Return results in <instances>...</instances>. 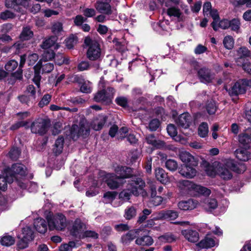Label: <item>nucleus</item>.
Listing matches in <instances>:
<instances>
[{
    "instance_id": "nucleus-1",
    "label": "nucleus",
    "mask_w": 251,
    "mask_h": 251,
    "mask_svg": "<svg viewBox=\"0 0 251 251\" xmlns=\"http://www.w3.org/2000/svg\"><path fill=\"white\" fill-rule=\"evenodd\" d=\"M10 177H13L15 179V183L22 189H25L27 187V180L25 179L19 180L17 178V175L22 176H25L26 173V167L22 164L16 163L13 164L11 168L7 170L6 172Z\"/></svg>"
},
{
    "instance_id": "nucleus-2",
    "label": "nucleus",
    "mask_w": 251,
    "mask_h": 251,
    "mask_svg": "<svg viewBox=\"0 0 251 251\" xmlns=\"http://www.w3.org/2000/svg\"><path fill=\"white\" fill-rule=\"evenodd\" d=\"M231 171L241 173L236 165L231 160H227L224 164H218L217 175L224 180L230 179L232 177Z\"/></svg>"
},
{
    "instance_id": "nucleus-3",
    "label": "nucleus",
    "mask_w": 251,
    "mask_h": 251,
    "mask_svg": "<svg viewBox=\"0 0 251 251\" xmlns=\"http://www.w3.org/2000/svg\"><path fill=\"white\" fill-rule=\"evenodd\" d=\"M84 44L88 47L86 55L87 58L92 61L99 59L101 51L99 43L95 40L92 39L90 37H86Z\"/></svg>"
},
{
    "instance_id": "nucleus-4",
    "label": "nucleus",
    "mask_w": 251,
    "mask_h": 251,
    "mask_svg": "<svg viewBox=\"0 0 251 251\" xmlns=\"http://www.w3.org/2000/svg\"><path fill=\"white\" fill-rule=\"evenodd\" d=\"M49 228L50 230L62 231L67 226L66 217L61 213L56 214L47 217Z\"/></svg>"
},
{
    "instance_id": "nucleus-5",
    "label": "nucleus",
    "mask_w": 251,
    "mask_h": 251,
    "mask_svg": "<svg viewBox=\"0 0 251 251\" xmlns=\"http://www.w3.org/2000/svg\"><path fill=\"white\" fill-rule=\"evenodd\" d=\"M127 187L130 188L132 195L135 196L141 195L145 197L147 193L144 189L145 182L140 177L133 178L128 184Z\"/></svg>"
},
{
    "instance_id": "nucleus-6",
    "label": "nucleus",
    "mask_w": 251,
    "mask_h": 251,
    "mask_svg": "<svg viewBox=\"0 0 251 251\" xmlns=\"http://www.w3.org/2000/svg\"><path fill=\"white\" fill-rule=\"evenodd\" d=\"M248 87H251V80L246 79H240L231 88L229 93L231 96L242 94L246 92Z\"/></svg>"
},
{
    "instance_id": "nucleus-7",
    "label": "nucleus",
    "mask_w": 251,
    "mask_h": 251,
    "mask_svg": "<svg viewBox=\"0 0 251 251\" xmlns=\"http://www.w3.org/2000/svg\"><path fill=\"white\" fill-rule=\"evenodd\" d=\"M89 134V129L87 125L81 121L78 125H74L71 128V135L73 140H76L79 136H86Z\"/></svg>"
},
{
    "instance_id": "nucleus-8",
    "label": "nucleus",
    "mask_w": 251,
    "mask_h": 251,
    "mask_svg": "<svg viewBox=\"0 0 251 251\" xmlns=\"http://www.w3.org/2000/svg\"><path fill=\"white\" fill-rule=\"evenodd\" d=\"M49 122L44 119L39 118L35 120L31 125V131L33 133L42 135L45 134L48 129Z\"/></svg>"
},
{
    "instance_id": "nucleus-9",
    "label": "nucleus",
    "mask_w": 251,
    "mask_h": 251,
    "mask_svg": "<svg viewBox=\"0 0 251 251\" xmlns=\"http://www.w3.org/2000/svg\"><path fill=\"white\" fill-rule=\"evenodd\" d=\"M100 175L102 177V180L106 183L108 187L111 189H116L121 185V183L117 180V179H119L114 173H107L103 172H101Z\"/></svg>"
},
{
    "instance_id": "nucleus-10",
    "label": "nucleus",
    "mask_w": 251,
    "mask_h": 251,
    "mask_svg": "<svg viewBox=\"0 0 251 251\" xmlns=\"http://www.w3.org/2000/svg\"><path fill=\"white\" fill-rule=\"evenodd\" d=\"M86 229V224L80 219H76L73 223L72 226L70 229V232L73 236L80 238Z\"/></svg>"
},
{
    "instance_id": "nucleus-11",
    "label": "nucleus",
    "mask_w": 251,
    "mask_h": 251,
    "mask_svg": "<svg viewBox=\"0 0 251 251\" xmlns=\"http://www.w3.org/2000/svg\"><path fill=\"white\" fill-rule=\"evenodd\" d=\"M193 121L192 116L188 113L181 114L176 121L178 126L184 129L188 128Z\"/></svg>"
},
{
    "instance_id": "nucleus-12",
    "label": "nucleus",
    "mask_w": 251,
    "mask_h": 251,
    "mask_svg": "<svg viewBox=\"0 0 251 251\" xmlns=\"http://www.w3.org/2000/svg\"><path fill=\"white\" fill-rule=\"evenodd\" d=\"M114 171L117 175L116 176L119 179L130 177L132 176V170L130 168L126 166H117Z\"/></svg>"
},
{
    "instance_id": "nucleus-13",
    "label": "nucleus",
    "mask_w": 251,
    "mask_h": 251,
    "mask_svg": "<svg viewBox=\"0 0 251 251\" xmlns=\"http://www.w3.org/2000/svg\"><path fill=\"white\" fill-rule=\"evenodd\" d=\"M193 165L185 164L181 166L179 173L183 176L187 178H192L196 175V170L193 167Z\"/></svg>"
},
{
    "instance_id": "nucleus-14",
    "label": "nucleus",
    "mask_w": 251,
    "mask_h": 251,
    "mask_svg": "<svg viewBox=\"0 0 251 251\" xmlns=\"http://www.w3.org/2000/svg\"><path fill=\"white\" fill-rule=\"evenodd\" d=\"M94 100L98 102L110 103L111 101V95H108L104 90L98 91L95 95Z\"/></svg>"
},
{
    "instance_id": "nucleus-15",
    "label": "nucleus",
    "mask_w": 251,
    "mask_h": 251,
    "mask_svg": "<svg viewBox=\"0 0 251 251\" xmlns=\"http://www.w3.org/2000/svg\"><path fill=\"white\" fill-rule=\"evenodd\" d=\"M155 176L156 179L162 184H167L170 181L168 173L161 168H157L155 170Z\"/></svg>"
},
{
    "instance_id": "nucleus-16",
    "label": "nucleus",
    "mask_w": 251,
    "mask_h": 251,
    "mask_svg": "<svg viewBox=\"0 0 251 251\" xmlns=\"http://www.w3.org/2000/svg\"><path fill=\"white\" fill-rule=\"evenodd\" d=\"M199 77L202 82H210L214 78L209 69L205 68H201L198 72Z\"/></svg>"
},
{
    "instance_id": "nucleus-17",
    "label": "nucleus",
    "mask_w": 251,
    "mask_h": 251,
    "mask_svg": "<svg viewBox=\"0 0 251 251\" xmlns=\"http://www.w3.org/2000/svg\"><path fill=\"white\" fill-rule=\"evenodd\" d=\"M107 116L104 115H100L93 120L91 126L95 130H100L103 126L107 120Z\"/></svg>"
},
{
    "instance_id": "nucleus-18",
    "label": "nucleus",
    "mask_w": 251,
    "mask_h": 251,
    "mask_svg": "<svg viewBox=\"0 0 251 251\" xmlns=\"http://www.w3.org/2000/svg\"><path fill=\"white\" fill-rule=\"evenodd\" d=\"M198 201L193 199H189L186 201H181L178 202V208L183 210H191L197 207Z\"/></svg>"
},
{
    "instance_id": "nucleus-19",
    "label": "nucleus",
    "mask_w": 251,
    "mask_h": 251,
    "mask_svg": "<svg viewBox=\"0 0 251 251\" xmlns=\"http://www.w3.org/2000/svg\"><path fill=\"white\" fill-rule=\"evenodd\" d=\"M95 7L100 13L110 15L112 11L110 5L107 2L97 1L95 4Z\"/></svg>"
},
{
    "instance_id": "nucleus-20",
    "label": "nucleus",
    "mask_w": 251,
    "mask_h": 251,
    "mask_svg": "<svg viewBox=\"0 0 251 251\" xmlns=\"http://www.w3.org/2000/svg\"><path fill=\"white\" fill-rule=\"evenodd\" d=\"M179 157L185 164H189L190 165H197L194 157L187 151H182L180 152L179 154Z\"/></svg>"
},
{
    "instance_id": "nucleus-21",
    "label": "nucleus",
    "mask_w": 251,
    "mask_h": 251,
    "mask_svg": "<svg viewBox=\"0 0 251 251\" xmlns=\"http://www.w3.org/2000/svg\"><path fill=\"white\" fill-rule=\"evenodd\" d=\"M182 234L184 237L189 242L192 243L197 242L199 239V234L196 231L191 229L182 231Z\"/></svg>"
},
{
    "instance_id": "nucleus-22",
    "label": "nucleus",
    "mask_w": 251,
    "mask_h": 251,
    "mask_svg": "<svg viewBox=\"0 0 251 251\" xmlns=\"http://www.w3.org/2000/svg\"><path fill=\"white\" fill-rule=\"evenodd\" d=\"M239 143L243 145L249 144L251 142V128L245 129L238 135Z\"/></svg>"
},
{
    "instance_id": "nucleus-23",
    "label": "nucleus",
    "mask_w": 251,
    "mask_h": 251,
    "mask_svg": "<svg viewBox=\"0 0 251 251\" xmlns=\"http://www.w3.org/2000/svg\"><path fill=\"white\" fill-rule=\"evenodd\" d=\"M145 140L148 144L156 148H162L165 145V143L163 141L157 140L153 134L147 135Z\"/></svg>"
},
{
    "instance_id": "nucleus-24",
    "label": "nucleus",
    "mask_w": 251,
    "mask_h": 251,
    "mask_svg": "<svg viewBox=\"0 0 251 251\" xmlns=\"http://www.w3.org/2000/svg\"><path fill=\"white\" fill-rule=\"evenodd\" d=\"M215 245V240L207 235L204 239L201 240L198 244L197 246L201 249L211 248Z\"/></svg>"
},
{
    "instance_id": "nucleus-25",
    "label": "nucleus",
    "mask_w": 251,
    "mask_h": 251,
    "mask_svg": "<svg viewBox=\"0 0 251 251\" xmlns=\"http://www.w3.org/2000/svg\"><path fill=\"white\" fill-rule=\"evenodd\" d=\"M34 226L37 231L45 233L47 230V224L46 221L42 218H38L34 221Z\"/></svg>"
},
{
    "instance_id": "nucleus-26",
    "label": "nucleus",
    "mask_w": 251,
    "mask_h": 251,
    "mask_svg": "<svg viewBox=\"0 0 251 251\" xmlns=\"http://www.w3.org/2000/svg\"><path fill=\"white\" fill-rule=\"evenodd\" d=\"M140 232V230L139 229L130 230L122 237L121 240L123 243L127 244L137 237V235H139Z\"/></svg>"
},
{
    "instance_id": "nucleus-27",
    "label": "nucleus",
    "mask_w": 251,
    "mask_h": 251,
    "mask_svg": "<svg viewBox=\"0 0 251 251\" xmlns=\"http://www.w3.org/2000/svg\"><path fill=\"white\" fill-rule=\"evenodd\" d=\"M234 153L237 158L243 161H248L251 157V154L244 149H237Z\"/></svg>"
},
{
    "instance_id": "nucleus-28",
    "label": "nucleus",
    "mask_w": 251,
    "mask_h": 251,
    "mask_svg": "<svg viewBox=\"0 0 251 251\" xmlns=\"http://www.w3.org/2000/svg\"><path fill=\"white\" fill-rule=\"evenodd\" d=\"M167 14L170 16L176 17L178 21H182L184 20V17L180 12V9L176 7H171L169 8L167 11Z\"/></svg>"
},
{
    "instance_id": "nucleus-29",
    "label": "nucleus",
    "mask_w": 251,
    "mask_h": 251,
    "mask_svg": "<svg viewBox=\"0 0 251 251\" xmlns=\"http://www.w3.org/2000/svg\"><path fill=\"white\" fill-rule=\"evenodd\" d=\"M13 182V177H10L8 174L5 173L2 175H0V189L5 191L7 188V183H12Z\"/></svg>"
},
{
    "instance_id": "nucleus-30",
    "label": "nucleus",
    "mask_w": 251,
    "mask_h": 251,
    "mask_svg": "<svg viewBox=\"0 0 251 251\" xmlns=\"http://www.w3.org/2000/svg\"><path fill=\"white\" fill-rule=\"evenodd\" d=\"M202 206L205 210L211 211L217 208L218 202L215 199L207 198L203 201Z\"/></svg>"
},
{
    "instance_id": "nucleus-31",
    "label": "nucleus",
    "mask_w": 251,
    "mask_h": 251,
    "mask_svg": "<svg viewBox=\"0 0 251 251\" xmlns=\"http://www.w3.org/2000/svg\"><path fill=\"white\" fill-rule=\"evenodd\" d=\"M41 69V62L40 61H39L38 63L34 67V76L33 78V82L38 88L40 87V82L41 78V76L40 75Z\"/></svg>"
},
{
    "instance_id": "nucleus-32",
    "label": "nucleus",
    "mask_w": 251,
    "mask_h": 251,
    "mask_svg": "<svg viewBox=\"0 0 251 251\" xmlns=\"http://www.w3.org/2000/svg\"><path fill=\"white\" fill-rule=\"evenodd\" d=\"M153 240L150 236H144L137 238L135 243L137 245L140 246H151L152 244Z\"/></svg>"
},
{
    "instance_id": "nucleus-33",
    "label": "nucleus",
    "mask_w": 251,
    "mask_h": 251,
    "mask_svg": "<svg viewBox=\"0 0 251 251\" xmlns=\"http://www.w3.org/2000/svg\"><path fill=\"white\" fill-rule=\"evenodd\" d=\"M76 80L79 83H82L80 87V91L84 93H90L92 91L91 83L89 81H84L80 77H77Z\"/></svg>"
},
{
    "instance_id": "nucleus-34",
    "label": "nucleus",
    "mask_w": 251,
    "mask_h": 251,
    "mask_svg": "<svg viewBox=\"0 0 251 251\" xmlns=\"http://www.w3.org/2000/svg\"><path fill=\"white\" fill-rule=\"evenodd\" d=\"M20 101L23 103L29 106L33 104L35 100V98L30 95H23L18 97Z\"/></svg>"
},
{
    "instance_id": "nucleus-35",
    "label": "nucleus",
    "mask_w": 251,
    "mask_h": 251,
    "mask_svg": "<svg viewBox=\"0 0 251 251\" xmlns=\"http://www.w3.org/2000/svg\"><path fill=\"white\" fill-rule=\"evenodd\" d=\"M33 33L28 26L24 27L20 35L21 40H28L32 37Z\"/></svg>"
},
{
    "instance_id": "nucleus-36",
    "label": "nucleus",
    "mask_w": 251,
    "mask_h": 251,
    "mask_svg": "<svg viewBox=\"0 0 251 251\" xmlns=\"http://www.w3.org/2000/svg\"><path fill=\"white\" fill-rule=\"evenodd\" d=\"M64 138L63 137H59L56 140L53 151L56 155L60 154L63 150L64 145Z\"/></svg>"
},
{
    "instance_id": "nucleus-37",
    "label": "nucleus",
    "mask_w": 251,
    "mask_h": 251,
    "mask_svg": "<svg viewBox=\"0 0 251 251\" xmlns=\"http://www.w3.org/2000/svg\"><path fill=\"white\" fill-rule=\"evenodd\" d=\"M57 41L56 36H51L45 40L41 45L42 48L44 49H49L55 45Z\"/></svg>"
},
{
    "instance_id": "nucleus-38",
    "label": "nucleus",
    "mask_w": 251,
    "mask_h": 251,
    "mask_svg": "<svg viewBox=\"0 0 251 251\" xmlns=\"http://www.w3.org/2000/svg\"><path fill=\"white\" fill-rule=\"evenodd\" d=\"M209 13L213 19V22L211 24V26L214 30L217 31L218 30L217 23H218L220 19L218 11L216 9H212Z\"/></svg>"
},
{
    "instance_id": "nucleus-39",
    "label": "nucleus",
    "mask_w": 251,
    "mask_h": 251,
    "mask_svg": "<svg viewBox=\"0 0 251 251\" xmlns=\"http://www.w3.org/2000/svg\"><path fill=\"white\" fill-rule=\"evenodd\" d=\"M33 232L31 228L28 226L25 227L22 229V233L19 236L27 240L31 241L33 239Z\"/></svg>"
},
{
    "instance_id": "nucleus-40",
    "label": "nucleus",
    "mask_w": 251,
    "mask_h": 251,
    "mask_svg": "<svg viewBox=\"0 0 251 251\" xmlns=\"http://www.w3.org/2000/svg\"><path fill=\"white\" fill-rule=\"evenodd\" d=\"M77 37L75 35H71L65 39V43L68 49H71L77 44Z\"/></svg>"
},
{
    "instance_id": "nucleus-41",
    "label": "nucleus",
    "mask_w": 251,
    "mask_h": 251,
    "mask_svg": "<svg viewBox=\"0 0 251 251\" xmlns=\"http://www.w3.org/2000/svg\"><path fill=\"white\" fill-rule=\"evenodd\" d=\"M117 195V193L115 191H108L105 192L103 196L104 202L106 203H111L115 200Z\"/></svg>"
},
{
    "instance_id": "nucleus-42",
    "label": "nucleus",
    "mask_w": 251,
    "mask_h": 251,
    "mask_svg": "<svg viewBox=\"0 0 251 251\" xmlns=\"http://www.w3.org/2000/svg\"><path fill=\"white\" fill-rule=\"evenodd\" d=\"M0 242L2 246L8 247L14 244L15 239L10 235H5L1 238Z\"/></svg>"
},
{
    "instance_id": "nucleus-43",
    "label": "nucleus",
    "mask_w": 251,
    "mask_h": 251,
    "mask_svg": "<svg viewBox=\"0 0 251 251\" xmlns=\"http://www.w3.org/2000/svg\"><path fill=\"white\" fill-rule=\"evenodd\" d=\"M208 133V126L206 123L203 122L198 128V134L201 137H205Z\"/></svg>"
},
{
    "instance_id": "nucleus-44",
    "label": "nucleus",
    "mask_w": 251,
    "mask_h": 251,
    "mask_svg": "<svg viewBox=\"0 0 251 251\" xmlns=\"http://www.w3.org/2000/svg\"><path fill=\"white\" fill-rule=\"evenodd\" d=\"M132 194L130 188L127 187L119 193V197L122 201H127L130 199Z\"/></svg>"
},
{
    "instance_id": "nucleus-45",
    "label": "nucleus",
    "mask_w": 251,
    "mask_h": 251,
    "mask_svg": "<svg viewBox=\"0 0 251 251\" xmlns=\"http://www.w3.org/2000/svg\"><path fill=\"white\" fill-rule=\"evenodd\" d=\"M77 246L74 241H70L68 244H64L59 247L60 251H73V249L76 248Z\"/></svg>"
},
{
    "instance_id": "nucleus-46",
    "label": "nucleus",
    "mask_w": 251,
    "mask_h": 251,
    "mask_svg": "<svg viewBox=\"0 0 251 251\" xmlns=\"http://www.w3.org/2000/svg\"><path fill=\"white\" fill-rule=\"evenodd\" d=\"M136 215V210L133 206L127 207L125 211V217L127 220H130Z\"/></svg>"
},
{
    "instance_id": "nucleus-47",
    "label": "nucleus",
    "mask_w": 251,
    "mask_h": 251,
    "mask_svg": "<svg viewBox=\"0 0 251 251\" xmlns=\"http://www.w3.org/2000/svg\"><path fill=\"white\" fill-rule=\"evenodd\" d=\"M217 167L218 165L216 166V164L214 165L207 164L205 171L208 176L213 177L216 175H217Z\"/></svg>"
},
{
    "instance_id": "nucleus-48",
    "label": "nucleus",
    "mask_w": 251,
    "mask_h": 251,
    "mask_svg": "<svg viewBox=\"0 0 251 251\" xmlns=\"http://www.w3.org/2000/svg\"><path fill=\"white\" fill-rule=\"evenodd\" d=\"M165 167L170 171H175L178 168L177 162L174 159H168L165 162Z\"/></svg>"
},
{
    "instance_id": "nucleus-49",
    "label": "nucleus",
    "mask_w": 251,
    "mask_h": 251,
    "mask_svg": "<svg viewBox=\"0 0 251 251\" xmlns=\"http://www.w3.org/2000/svg\"><path fill=\"white\" fill-rule=\"evenodd\" d=\"M16 17V14L9 10H6L0 14V19L6 21L9 19H13Z\"/></svg>"
},
{
    "instance_id": "nucleus-50",
    "label": "nucleus",
    "mask_w": 251,
    "mask_h": 251,
    "mask_svg": "<svg viewBox=\"0 0 251 251\" xmlns=\"http://www.w3.org/2000/svg\"><path fill=\"white\" fill-rule=\"evenodd\" d=\"M180 184L183 188L188 190H194L197 188V185L195 184L192 181L187 180L181 181Z\"/></svg>"
},
{
    "instance_id": "nucleus-51",
    "label": "nucleus",
    "mask_w": 251,
    "mask_h": 251,
    "mask_svg": "<svg viewBox=\"0 0 251 251\" xmlns=\"http://www.w3.org/2000/svg\"><path fill=\"white\" fill-rule=\"evenodd\" d=\"M223 44L226 49L231 50L234 46V40L231 36H226L224 39Z\"/></svg>"
},
{
    "instance_id": "nucleus-52",
    "label": "nucleus",
    "mask_w": 251,
    "mask_h": 251,
    "mask_svg": "<svg viewBox=\"0 0 251 251\" xmlns=\"http://www.w3.org/2000/svg\"><path fill=\"white\" fill-rule=\"evenodd\" d=\"M52 32L55 35L59 34L61 31H63L62 24L60 22L54 23L51 27Z\"/></svg>"
},
{
    "instance_id": "nucleus-53",
    "label": "nucleus",
    "mask_w": 251,
    "mask_h": 251,
    "mask_svg": "<svg viewBox=\"0 0 251 251\" xmlns=\"http://www.w3.org/2000/svg\"><path fill=\"white\" fill-rule=\"evenodd\" d=\"M206 108L209 114H214L216 111L217 107L214 101L210 100L207 101Z\"/></svg>"
},
{
    "instance_id": "nucleus-54",
    "label": "nucleus",
    "mask_w": 251,
    "mask_h": 251,
    "mask_svg": "<svg viewBox=\"0 0 251 251\" xmlns=\"http://www.w3.org/2000/svg\"><path fill=\"white\" fill-rule=\"evenodd\" d=\"M178 216V213L175 210H165V219L174 220Z\"/></svg>"
},
{
    "instance_id": "nucleus-55",
    "label": "nucleus",
    "mask_w": 251,
    "mask_h": 251,
    "mask_svg": "<svg viewBox=\"0 0 251 251\" xmlns=\"http://www.w3.org/2000/svg\"><path fill=\"white\" fill-rule=\"evenodd\" d=\"M98 234L93 230H84L81 237L80 239H83L84 238H91L92 239L98 238Z\"/></svg>"
},
{
    "instance_id": "nucleus-56",
    "label": "nucleus",
    "mask_w": 251,
    "mask_h": 251,
    "mask_svg": "<svg viewBox=\"0 0 251 251\" xmlns=\"http://www.w3.org/2000/svg\"><path fill=\"white\" fill-rule=\"evenodd\" d=\"M51 96L50 94H46L41 99V100L38 103V106L40 107H43L47 105L51 100Z\"/></svg>"
},
{
    "instance_id": "nucleus-57",
    "label": "nucleus",
    "mask_w": 251,
    "mask_h": 251,
    "mask_svg": "<svg viewBox=\"0 0 251 251\" xmlns=\"http://www.w3.org/2000/svg\"><path fill=\"white\" fill-rule=\"evenodd\" d=\"M21 153V151L18 148L14 147L9 152V157L14 160H17L19 158Z\"/></svg>"
},
{
    "instance_id": "nucleus-58",
    "label": "nucleus",
    "mask_w": 251,
    "mask_h": 251,
    "mask_svg": "<svg viewBox=\"0 0 251 251\" xmlns=\"http://www.w3.org/2000/svg\"><path fill=\"white\" fill-rule=\"evenodd\" d=\"M235 7H240L245 5L247 7L251 8V0H235L233 2Z\"/></svg>"
},
{
    "instance_id": "nucleus-59",
    "label": "nucleus",
    "mask_w": 251,
    "mask_h": 251,
    "mask_svg": "<svg viewBox=\"0 0 251 251\" xmlns=\"http://www.w3.org/2000/svg\"><path fill=\"white\" fill-rule=\"evenodd\" d=\"M55 54L52 50H47L44 51L42 55V58L41 61L47 62L49 60L54 58Z\"/></svg>"
},
{
    "instance_id": "nucleus-60",
    "label": "nucleus",
    "mask_w": 251,
    "mask_h": 251,
    "mask_svg": "<svg viewBox=\"0 0 251 251\" xmlns=\"http://www.w3.org/2000/svg\"><path fill=\"white\" fill-rule=\"evenodd\" d=\"M18 66V62L15 60L8 61L5 65V69L8 72L13 71Z\"/></svg>"
},
{
    "instance_id": "nucleus-61",
    "label": "nucleus",
    "mask_w": 251,
    "mask_h": 251,
    "mask_svg": "<svg viewBox=\"0 0 251 251\" xmlns=\"http://www.w3.org/2000/svg\"><path fill=\"white\" fill-rule=\"evenodd\" d=\"M19 240L17 242V247L19 249L23 250L27 247L29 240L22 238L19 236Z\"/></svg>"
},
{
    "instance_id": "nucleus-62",
    "label": "nucleus",
    "mask_w": 251,
    "mask_h": 251,
    "mask_svg": "<svg viewBox=\"0 0 251 251\" xmlns=\"http://www.w3.org/2000/svg\"><path fill=\"white\" fill-rule=\"evenodd\" d=\"M40 62H41V60H40ZM41 64V68H42V72L43 73H50L51 72L53 68L54 65L52 63H46L44 65Z\"/></svg>"
},
{
    "instance_id": "nucleus-63",
    "label": "nucleus",
    "mask_w": 251,
    "mask_h": 251,
    "mask_svg": "<svg viewBox=\"0 0 251 251\" xmlns=\"http://www.w3.org/2000/svg\"><path fill=\"white\" fill-rule=\"evenodd\" d=\"M160 126V122L158 119H154L151 121L149 125V128L151 131H155Z\"/></svg>"
},
{
    "instance_id": "nucleus-64",
    "label": "nucleus",
    "mask_w": 251,
    "mask_h": 251,
    "mask_svg": "<svg viewBox=\"0 0 251 251\" xmlns=\"http://www.w3.org/2000/svg\"><path fill=\"white\" fill-rule=\"evenodd\" d=\"M55 61L56 64H57L59 65H61L62 64L64 63L68 64L69 63V60L67 59H65V58L63 57V56L61 54H57L56 55H55L54 57Z\"/></svg>"
}]
</instances>
